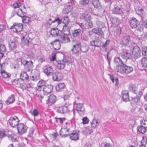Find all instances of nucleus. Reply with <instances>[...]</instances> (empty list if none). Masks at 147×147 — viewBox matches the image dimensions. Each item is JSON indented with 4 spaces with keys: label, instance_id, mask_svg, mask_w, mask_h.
Listing matches in <instances>:
<instances>
[{
    "label": "nucleus",
    "instance_id": "1",
    "mask_svg": "<svg viewBox=\"0 0 147 147\" xmlns=\"http://www.w3.org/2000/svg\"><path fill=\"white\" fill-rule=\"evenodd\" d=\"M133 70V68L132 66H128L124 64L121 68H119L117 72L128 74L131 73Z\"/></svg>",
    "mask_w": 147,
    "mask_h": 147
},
{
    "label": "nucleus",
    "instance_id": "2",
    "mask_svg": "<svg viewBox=\"0 0 147 147\" xmlns=\"http://www.w3.org/2000/svg\"><path fill=\"white\" fill-rule=\"evenodd\" d=\"M132 52V58L136 59L139 58L141 56V50L140 47L137 45L134 46L133 48Z\"/></svg>",
    "mask_w": 147,
    "mask_h": 147
},
{
    "label": "nucleus",
    "instance_id": "3",
    "mask_svg": "<svg viewBox=\"0 0 147 147\" xmlns=\"http://www.w3.org/2000/svg\"><path fill=\"white\" fill-rule=\"evenodd\" d=\"M143 94L142 91H140L139 93L136 94V96L131 97V99L130 100V103L131 106L134 107L135 105L140 100V98Z\"/></svg>",
    "mask_w": 147,
    "mask_h": 147
},
{
    "label": "nucleus",
    "instance_id": "4",
    "mask_svg": "<svg viewBox=\"0 0 147 147\" xmlns=\"http://www.w3.org/2000/svg\"><path fill=\"white\" fill-rule=\"evenodd\" d=\"M129 26L132 29L136 28L139 26V21L134 17L130 18L128 20Z\"/></svg>",
    "mask_w": 147,
    "mask_h": 147
},
{
    "label": "nucleus",
    "instance_id": "5",
    "mask_svg": "<svg viewBox=\"0 0 147 147\" xmlns=\"http://www.w3.org/2000/svg\"><path fill=\"white\" fill-rule=\"evenodd\" d=\"M91 2L94 8L98 9H100V12L101 14H104L105 11L104 8H102L101 2L99 0H92Z\"/></svg>",
    "mask_w": 147,
    "mask_h": 147
},
{
    "label": "nucleus",
    "instance_id": "6",
    "mask_svg": "<svg viewBox=\"0 0 147 147\" xmlns=\"http://www.w3.org/2000/svg\"><path fill=\"white\" fill-rule=\"evenodd\" d=\"M19 121L20 120L16 116L14 117H11L8 121L9 125L13 127L17 126L19 124Z\"/></svg>",
    "mask_w": 147,
    "mask_h": 147
},
{
    "label": "nucleus",
    "instance_id": "7",
    "mask_svg": "<svg viewBox=\"0 0 147 147\" xmlns=\"http://www.w3.org/2000/svg\"><path fill=\"white\" fill-rule=\"evenodd\" d=\"M131 41L130 36L127 35L124 36L121 39L120 44L121 47H126Z\"/></svg>",
    "mask_w": 147,
    "mask_h": 147
},
{
    "label": "nucleus",
    "instance_id": "8",
    "mask_svg": "<svg viewBox=\"0 0 147 147\" xmlns=\"http://www.w3.org/2000/svg\"><path fill=\"white\" fill-rule=\"evenodd\" d=\"M141 18V20L140 22L139 21V25L143 29L144 28H147V17L145 15H142Z\"/></svg>",
    "mask_w": 147,
    "mask_h": 147
},
{
    "label": "nucleus",
    "instance_id": "9",
    "mask_svg": "<svg viewBox=\"0 0 147 147\" xmlns=\"http://www.w3.org/2000/svg\"><path fill=\"white\" fill-rule=\"evenodd\" d=\"M132 55L131 51L127 50L125 51L122 52L121 53V56L123 58L127 60L128 59H132Z\"/></svg>",
    "mask_w": 147,
    "mask_h": 147
},
{
    "label": "nucleus",
    "instance_id": "10",
    "mask_svg": "<svg viewBox=\"0 0 147 147\" xmlns=\"http://www.w3.org/2000/svg\"><path fill=\"white\" fill-rule=\"evenodd\" d=\"M90 45L91 46L94 47H95L100 48L102 47V42L98 38H95L90 42Z\"/></svg>",
    "mask_w": 147,
    "mask_h": 147
},
{
    "label": "nucleus",
    "instance_id": "11",
    "mask_svg": "<svg viewBox=\"0 0 147 147\" xmlns=\"http://www.w3.org/2000/svg\"><path fill=\"white\" fill-rule=\"evenodd\" d=\"M63 76L62 73L56 71L53 74L52 79L54 81H59L63 79Z\"/></svg>",
    "mask_w": 147,
    "mask_h": 147
},
{
    "label": "nucleus",
    "instance_id": "12",
    "mask_svg": "<svg viewBox=\"0 0 147 147\" xmlns=\"http://www.w3.org/2000/svg\"><path fill=\"white\" fill-rule=\"evenodd\" d=\"M83 32L82 30L80 28L75 30L74 31H72V36L78 39H81Z\"/></svg>",
    "mask_w": 147,
    "mask_h": 147
},
{
    "label": "nucleus",
    "instance_id": "13",
    "mask_svg": "<svg viewBox=\"0 0 147 147\" xmlns=\"http://www.w3.org/2000/svg\"><path fill=\"white\" fill-rule=\"evenodd\" d=\"M53 86L51 84L45 85L43 89L44 95H47L51 92L53 90Z\"/></svg>",
    "mask_w": 147,
    "mask_h": 147
},
{
    "label": "nucleus",
    "instance_id": "14",
    "mask_svg": "<svg viewBox=\"0 0 147 147\" xmlns=\"http://www.w3.org/2000/svg\"><path fill=\"white\" fill-rule=\"evenodd\" d=\"M40 71L38 69H35L31 76L30 79L31 80L36 81L40 78Z\"/></svg>",
    "mask_w": 147,
    "mask_h": 147
},
{
    "label": "nucleus",
    "instance_id": "15",
    "mask_svg": "<svg viewBox=\"0 0 147 147\" xmlns=\"http://www.w3.org/2000/svg\"><path fill=\"white\" fill-rule=\"evenodd\" d=\"M58 38L62 43H65L70 41L69 38L67 36L64 35L62 32H61L60 35L58 36Z\"/></svg>",
    "mask_w": 147,
    "mask_h": 147
},
{
    "label": "nucleus",
    "instance_id": "16",
    "mask_svg": "<svg viewBox=\"0 0 147 147\" xmlns=\"http://www.w3.org/2000/svg\"><path fill=\"white\" fill-rule=\"evenodd\" d=\"M57 100L56 96L53 94H51L48 96L47 103L49 105L54 104Z\"/></svg>",
    "mask_w": 147,
    "mask_h": 147
},
{
    "label": "nucleus",
    "instance_id": "17",
    "mask_svg": "<svg viewBox=\"0 0 147 147\" xmlns=\"http://www.w3.org/2000/svg\"><path fill=\"white\" fill-rule=\"evenodd\" d=\"M68 61L65 59H63L61 60L57 61L56 62L57 65V67L60 69H63L65 65V63Z\"/></svg>",
    "mask_w": 147,
    "mask_h": 147
},
{
    "label": "nucleus",
    "instance_id": "18",
    "mask_svg": "<svg viewBox=\"0 0 147 147\" xmlns=\"http://www.w3.org/2000/svg\"><path fill=\"white\" fill-rule=\"evenodd\" d=\"M112 13L115 15H121L123 13V8L121 7L115 5L112 10Z\"/></svg>",
    "mask_w": 147,
    "mask_h": 147
},
{
    "label": "nucleus",
    "instance_id": "19",
    "mask_svg": "<svg viewBox=\"0 0 147 147\" xmlns=\"http://www.w3.org/2000/svg\"><path fill=\"white\" fill-rule=\"evenodd\" d=\"M100 28L97 27L94 28L92 30V31L97 34L99 37H103L104 36V33Z\"/></svg>",
    "mask_w": 147,
    "mask_h": 147
},
{
    "label": "nucleus",
    "instance_id": "20",
    "mask_svg": "<svg viewBox=\"0 0 147 147\" xmlns=\"http://www.w3.org/2000/svg\"><path fill=\"white\" fill-rule=\"evenodd\" d=\"M114 61L116 65V67H118V68H117V70L119 68H121L124 64V62L118 57H115L114 59Z\"/></svg>",
    "mask_w": 147,
    "mask_h": 147
},
{
    "label": "nucleus",
    "instance_id": "21",
    "mask_svg": "<svg viewBox=\"0 0 147 147\" xmlns=\"http://www.w3.org/2000/svg\"><path fill=\"white\" fill-rule=\"evenodd\" d=\"M62 22V20L59 19L58 18H55L54 20H53L52 18H50L47 22V24L49 25L51 24H53V23H56V24L57 25L60 24Z\"/></svg>",
    "mask_w": 147,
    "mask_h": 147
},
{
    "label": "nucleus",
    "instance_id": "22",
    "mask_svg": "<svg viewBox=\"0 0 147 147\" xmlns=\"http://www.w3.org/2000/svg\"><path fill=\"white\" fill-rule=\"evenodd\" d=\"M76 110L79 114L84 113L85 109L83 107V104L77 103L76 104Z\"/></svg>",
    "mask_w": 147,
    "mask_h": 147
},
{
    "label": "nucleus",
    "instance_id": "23",
    "mask_svg": "<svg viewBox=\"0 0 147 147\" xmlns=\"http://www.w3.org/2000/svg\"><path fill=\"white\" fill-rule=\"evenodd\" d=\"M60 42L59 39H55L54 41L52 42L50 44L53 46L54 49L55 50H59L61 48Z\"/></svg>",
    "mask_w": 147,
    "mask_h": 147
},
{
    "label": "nucleus",
    "instance_id": "24",
    "mask_svg": "<svg viewBox=\"0 0 147 147\" xmlns=\"http://www.w3.org/2000/svg\"><path fill=\"white\" fill-rule=\"evenodd\" d=\"M79 131L73 130L72 133H70V138L71 140L76 141L79 139L78 133Z\"/></svg>",
    "mask_w": 147,
    "mask_h": 147
},
{
    "label": "nucleus",
    "instance_id": "25",
    "mask_svg": "<svg viewBox=\"0 0 147 147\" xmlns=\"http://www.w3.org/2000/svg\"><path fill=\"white\" fill-rule=\"evenodd\" d=\"M73 47L71 49V51L74 53L76 54L81 50V43L80 42H77L76 44L73 45Z\"/></svg>",
    "mask_w": 147,
    "mask_h": 147
},
{
    "label": "nucleus",
    "instance_id": "26",
    "mask_svg": "<svg viewBox=\"0 0 147 147\" xmlns=\"http://www.w3.org/2000/svg\"><path fill=\"white\" fill-rule=\"evenodd\" d=\"M141 63L142 67L143 68L141 69L142 71H145L147 73V58L146 57H143L141 60Z\"/></svg>",
    "mask_w": 147,
    "mask_h": 147
},
{
    "label": "nucleus",
    "instance_id": "27",
    "mask_svg": "<svg viewBox=\"0 0 147 147\" xmlns=\"http://www.w3.org/2000/svg\"><path fill=\"white\" fill-rule=\"evenodd\" d=\"M57 111L58 113L62 114L69 112V111L67 107L65 106L59 107L57 109Z\"/></svg>",
    "mask_w": 147,
    "mask_h": 147
},
{
    "label": "nucleus",
    "instance_id": "28",
    "mask_svg": "<svg viewBox=\"0 0 147 147\" xmlns=\"http://www.w3.org/2000/svg\"><path fill=\"white\" fill-rule=\"evenodd\" d=\"M62 32V31L59 30L57 28H53L51 29V31L49 32L50 34L54 36H58L60 35V33Z\"/></svg>",
    "mask_w": 147,
    "mask_h": 147
},
{
    "label": "nucleus",
    "instance_id": "29",
    "mask_svg": "<svg viewBox=\"0 0 147 147\" xmlns=\"http://www.w3.org/2000/svg\"><path fill=\"white\" fill-rule=\"evenodd\" d=\"M123 101L127 102L130 100L129 93L127 90H123L121 92Z\"/></svg>",
    "mask_w": 147,
    "mask_h": 147
},
{
    "label": "nucleus",
    "instance_id": "30",
    "mask_svg": "<svg viewBox=\"0 0 147 147\" xmlns=\"http://www.w3.org/2000/svg\"><path fill=\"white\" fill-rule=\"evenodd\" d=\"M15 12V10H13L12 11V13H13V16H14V14L15 13H14ZM16 13L17 14L18 16H19L20 17H21L22 18L27 17V16H26V12L23 11L22 9L21 8H19L17 12H16Z\"/></svg>",
    "mask_w": 147,
    "mask_h": 147
},
{
    "label": "nucleus",
    "instance_id": "31",
    "mask_svg": "<svg viewBox=\"0 0 147 147\" xmlns=\"http://www.w3.org/2000/svg\"><path fill=\"white\" fill-rule=\"evenodd\" d=\"M110 42L111 40L109 39L107 40L104 43L103 42H102V48L104 51L107 52L108 51Z\"/></svg>",
    "mask_w": 147,
    "mask_h": 147
},
{
    "label": "nucleus",
    "instance_id": "32",
    "mask_svg": "<svg viewBox=\"0 0 147 147\" xmlns=\"http://www.w3.org/2000/svg\"><path fill=\"white\" fill-rule=\"evenodd\" d=\"M108 75L109 76L110 79L111 80L113 83H114L115 80V86L116 87H118L119 84L118 78L117 77H116L115 78L113 74H108Z\"/></svg>",
    "mask_w": 147,
    "mask_h": 147
},
{
    "label": "nucleus",
    "instance_id": "33",
    "mask_svg": "<svg viewBox=\"0 0 147 147\" xmlns=\"http://www.w3.org/2000/svg\"><path fill=\"white\" fill-rule=\"evenodd\" d=\"M43 72L48 76L51 75H53V70L51 67H47V68L44 69L43 70Z\"/></svg>",
    "mask_w": 147,
    "mask_h": 147
},
{
    "label": "nucleus",
    "instance_id": "34",
    "mask_svg": "<svg viewBox=\"0 0 147 147\" xmlns=\"http://www.w3.org/2000/svg\"><path fill=\"white\" fill-rule=\"evenodd\" d=\"M9 49L11 51L17 47V45L15 40H11L8 42Z\"/></svg>",
    "mask_w": 147,
    "mask_h": 147
},
{
    "label": "nucleus",
    "instance_id": "35",
    "mask_svg": "<svg viewBox=\"0 0 147 147\" xmlns=\"http://www.w3.org/2000/svg\"><path fill=\"white\" fill-rule=\"evenodd\" d=\"M65 86L63 83H59L55 87L56 91L57 92H60L63 91L65 88Z\"/></svg>",
    "mask_w": 147,
    "mask_h": 147
},
{
    "label": "nucleus",
    "instance_id": "36",
    "mask_svg": "<svg viewBox=\"0 0 147 147\" xmlns=\"http://www.w3.org/2000/svg\"><path fill=\"white\" fill-rule=\"evenodd\" d=\"M129 89L130 92L135 94H138L139 92L136 86L134 84H131L130 85L129 87Z\"/></svg>",
    "mask_w": 147,
    "mask_h": 147
},
{
    "label": "nucleus",
    "instance_id": "37",
    "mask_svg": "<svg viewBox=\"0 0 147 147\" xmlns=\"http://www.w3.org/2000/svg\"><path fill=\"white\" fill-rule=\"evenodd\" d=\"M15 30H13V32L17 33L18 32H20L22 30L23 28V24L20 23H16L15 24Z\"/></svg>",
    "mask_w": 147,
    "mask_h": 147
},
{
    "label": "nucleus",
    "instance_id": "38",
    "mask_svg": "<svg viewBox=\"0 0 147 147\" xmlns=\"http://www.w3.org/2000/svg\"><path fill=\"white\" fill-rule=\"evenodd\" d=\"M15 100V96L14 94H12L9 97H8L7 99L5 102V103L7 105H9L12 103Z\"/></svg>",
    "mask_w": 147,
    "mask_h": 147
},
{
    "label": "nucleus",
    "instance_id": "39",
    "mask_svg": "<svg viewBox=\"0 0 147 147\" xmlns=\"http://www.w3.org/2000/svg\"><path fill=\"white\" fill-rule=\"evenodd\" d=\"M128 7L129 8L124 9V11H123V13L121 15V16L122 18H124L125 17L129 16L130 13V9H129V5H128Z\"/></svg>",
    "mask_w": 147,
    "mask_h": 147
},
{
    "label": "nucleus",
    "instance_id": "40",
    "mask_svg": "<svg viewBox=\"0 0 147 147\" xmlns=\"http://www.w3.org/2000/svg\"><path fill=\"white\" fill-rule=\"evenodd\" d=\"M85 26L88 29H90L93 28V22L90 19L86 22Z\"/></svg>",
    "mask_w": 147,
    "mask_h": 147
},
{
    "label": "nucleus",
    "instance_id": "41",
    "mask_svg": "<svg viewBox=\"0 0 147 147\" xmlns=\"http://www.w3.org/2000/svg\"><path fill=\"white\" fill-rule=\"evenodd\" d=\"M29 76L26 71L22 72L20 74V79L23 80H27L28 79Z\"/></svg>",
    "mask_w": 147,
    "mask_h": 147
},
{
    "label": "nucleus",
    "instance_id": "42",
    "mask_svg": "<svg viewBox=\"0 0 147 147\" xmlns=\"http://www.w3.org/2000/svg\"><path fill=\"white\" fill-rule=\"evenodd\" d=\"M147 128V127H145L142 125H139L137 127V131L140 133L143 134L146 131V129Z\"/></svg>",
    "mask_w": 147,
    "mask_h": 147
},
{
    "label": "nucleus",
    "instance_id": "43",
    "mask_svg": "<svg viewBox=\"0 0 147 147\" xmlns=\"http://www.w3.org/2000/svg\"><path fill=\"white\" fill-rule=\"evenodd\" d=\"M110 20L112 24L115 25H118L119 22V21L118 20V18L116 17H111Z\"/></svg>",
    "mask_w": 147,
    "mask_h": 147
},
{
    "label": "nucleus",
    "instance_id": "44",
    "mask_svg": "<svg viewBox=\"0 0 147 147\" xmlns=\"http://www.w3.org/2000/svg\"><path fill=\"white\" fill-rule=\"evenodd\" d=\"M29 39H30V38L29 37L25 38L24 36H23L21 38V41L24 45L28 46L29 45L30 42Z\"/></svg>",
    "mask_w": 147,
    "mask_h": 147
},
{
    "label": "nucleus",
    "instance_id": "45",
    "mask_svg": "<svg viewBox=\"0 0 147 147\" xmlns=\"http://www.w3.org/2000/svg\"><path fill=\"white\" fill-rule=\"evenodd\" d=\"M7 137L12 142H16L18 141L17 138L14 134H8L7 135Z\"/></svg>",
    "mask_w": 147,
    "mask_h": 147
},
{
    "label": "nucleus",
    "instance_id": "46",
    "mask_svg": "<svg viewBox=\"0 0 147 147\" xmlns=\"http://www.w3.org/2000/svg\"><path fill=\"white\" fill-rule=\"evenodd\" d=\"M23 5V4L19 2L18 1H16L13 4H11V6L13 8L16 9L17 8H20Z\"/></svg>",
    "mask_w": 147,
    "mask_h": 147
},
{
    "label": "nucleus",
    "instance_id": "47",
    "mask_svg": "<svg viewBox=\"0 0 147 147\" xmlns=\"http://www.w3.org/2000/svg\"><path fill=\"white\" fill-rule=\"evenodd\" d=\"M71 10V7L69 4H67V6H65L63 9L64 13L65 14L68 13Z\"/></svg>",
    "mask_w": 147,
    "mask_h": 147
},
{
    "label": "nucleus",
    "instance_id": "48",
    "mask_svg": "<svg viewBox=\"0 0 147 147\" xmlns=\"http://www.w3.org/2000/svg\"><path fill=\"white\" fill-rule=\"evenodd\" d=\"M1 73L2 76L5 78H9L11 76L10 74L7 73L5 70H1Z\"/></svg>",
    "mask_w": 147,
    "mask_h": 147
},
{
    "label": "nucleus",
    "instance_id": "49",
    "mask_svg": "<svg viewBox=\"0 0 147 147\" xmlns=\"http://www.w3.org/2000/svg\"><path fill=\"white\" fill-rule=\"evenodd\" d=\"M135 10L137 14L138 15L140 16L141 17L142 16V15H145L144 14V10L143 8H136L135 9Z\"/></svg>",
    "mask_w": 147,
    "mask_h": 147
},
{
    "label": "nucleus",
    "instance_id": "50",
    "mask_svg": "<svg viewBox=\"0 0 147 147\" xmlns=\"http://www.w3.org/2000/svg\"><path fill=\"white\" fill-rule=\"evenodd\" d=\"M27 63L25 67L30 69H32L33 67V62L31 61H27Z\"/></svg>",
    "mask_w": 147,
    "mask_h": 147
},
{
    "label": "nucleus",
    "instance_id": "51",
    "mask_svg": "<svg viewBox=\"0 0 147 147\" xmlns=\"http://www.w3.org/2000/svg\"><path fill=\"white\" fill-rule=\"evenodd\" d=\"M22 131H21V129L19 130V131H18V133L20 135H22L23 134L26 133L27 131V127H26L24 125V127H23L22 128Z\"/></svg>",
    "mask_w": 147,
    "mask_h": 147
},
{
    "label": "nucleus",
    "instance_id": "52",
    "mask_svg": "<svg viewBox=\"0 0 147 147\" xmlns=\"http://www.w3.org/2000/svg\"><path fill=\"white\" fill-rule=\"evenodd\" d=\"M82 16L83 17L84 19L86 21L88 20H89L91 18V17L89 15L88 13H84L82 15Z\"/></svg>",
    "mask_w": 147,
    "mask_h": 147
},
{
    "label": "nucleus",
    "instance_id": "53",
    "mask_svg": "<svg viewBox=\"0 0 147 147\" xmlns=\"http://www.w3.org/2000/svg\"><path fill=\"white\" fill-rule=\"evenodd\" d=\"M63 23L64 24V25H67L69 21L68 16L64 17L63 18Z\"/></svg>",
    "mask_w": 147,
    "mask_h": 147
},
{
    "label": "nucleus",
    "instance_id": "54",
    "mask_svg": "<svg viewBox=\"0 0 147 147\" xmlns=\"http://www.w3.org/2000/svg\"><path fill=\"white\" fill-rule=\"evenodd\" d=\"M6 48L5 46L3 44L0 43V52H5L6 51Z\"/></svg>",
    "mask_w": 147,
    "mask_h": 147
},
{
    "label": "nucleus",
    "instance_id": "55",
    "mask_svg": "<svg viewBox=\"0 0 147 147\" xmlns=\"http://www.w3.org/2000/svg\"><path fill=\"white\" fill-rule=\"evenodd\" d=\"M27 17L22 18V21L24 23H28L30 22V18L28 16H27Z\"/></svg>",
    "mask_w": 147,
    "mask_h": 147
},
{
    "label": "nucleus",
    "instance_id": "56",
    "mask_svg": "<svg viewBox=\"0 0 147 147\" xmlns=\"http://www.w3.org/2000/svg\"><path fill=\"white\" fill-rule=\"evenodd\" d=\"M7 134L6 133V131H0V138L2 139L5 136H7Z\"/></svg>",
    "mask_w": 147,
    "mask_h": 147
},
{
    "label": "nucleus",
    "instance_id": "57",
    "mask_svg": "<svg viewBox=\"0 0 147 147\" xmlns=\"http://www.w3.org/2000/svg\"><path fill=\"white\" fill-rule=\"evenodd\" d=\"M67 25H64L63 26L62 30H61L62 32H64L67 31H70V28L69 27H67Z\"/></svg>",
    "mask_w": 147,
    "mask_h": 147
},
{
    "label": "nucleus",
    "instance_id": "58",
    "mask_svg": "<svg viewBox=\"0 0 147 147\" xmlns=\"http://www.w3.org/2000/svg\"><path fill=\"white\" fill-rule=\"evenodd\" d=\"M70 94L69 92H67L66 93H65L63 97L64 100H65L68 99L70 97Z\"/></svg>",
    "mask_w": 147,
    "mask_h": 147
},
{
    "label": "nucleus",
    "instance_id": "59",
    "mask_svg": "<svg viewBox=\"0 0 147 147\" xmlns=\"http://www.w3.org/2000/svg\"><path fill=\"white\" fill-rule=\"evenodd\" d=\"M110 51L108 52L107 51V61L109 65V66H110V62L111 61V59H112V57L111 56H109V54Z\"/></svg>",
    "mask_w": 147,
    "mask_h": 147
},
{
    "label": "nucleus",
    "instance_id": "60",
    "mask_svg": "<svg viewBox=\"0 0 147 147\" xmlns=\"http://www.w3.org/2000/svg\"><path fill=\"white\" fill-rule=\"evenodd\" d=\"M25 125L22 123H19V124L17 125V129L18 131H19L21 129V131H22V128L24 127Z\"/></svg>",
    "mask_w": 147,
    "mask_h": 147
},
{
    "label": "nucleus",
    "instance_id": "61",
    "mask_svg": "<svg viewBox=\"0 0 147 147\" xmlns=\"http://www.w3.org/2000/svg\"><path fill=\"white\" fill-rule=\"evenodd\" d=\"M89 1V0H80L79 3L82 5H85L88 4Z\"/></svg>",
    "mask_w": 147,
    "mask_h": 147
},
{
    "label": "nucleus",
    "instance_id": "62",
    "mask_svg": "<svg viewBox=\"0 0 147 147\" xmlns=\"http://www.w3.org/2000/svg\"><path fill=\"white\" fill-rule=\"evenodd\" d=\"M83 124H86L88 123L89 120L87 117H83L82 119Z\"/></svg>",
    "mask_w": 147,
    "mask_h": 147
},
{
    "label": "nucleus",
    "instance_id": "63",
    "mask_svg": "<svg viewBox=\"0 0 147 147\" xmlns=\"http://www.w3.org/2000/svg\"><path fill=\"white\" fill-rule=\"evenodd\" d=\"M39 114V112L37 109H34L33 110V112L32 113V115L34 117L37 116Z\"/></svg>",
    "mask_w": 147,
    "mask_h": 147
},
{
    "label": "nucleus",
    "instance_id": "64",
    "mask_svg": "<svg viewBox=\"0 0 147 147\" xmlns=\"http://www.w3.org/2000/svg\"><path fill=\"white\" fill-rule=\"evenodd\" d=\"M19 79L18 78L13 80H11L12 84L14 85H16L18 84Z\"/></svg>",
    "mask_w": 147,
    "mask_h": 147
}]
</instances>
